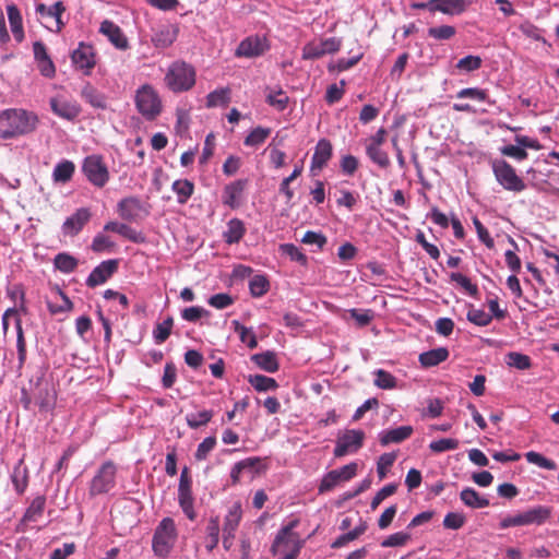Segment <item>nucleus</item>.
<instances>
[{
    "label": "nucleus",
    "instance_id": "f257e3e1",
    "mask_svg": "<svg viewBox=\"0 0 559 559\" xmlns=\"http://www.w3.org/2000/svg\"><path fill=\"white\" fill-rule=\"evenodd\" d=\"M38 116L22 108L4 109L0 112V138L12 140L33 133L38 126Z\"/></svg>",
    "mask_w": 559,
    "mask_h": 559
},
{
    "label": "nucleus",
    "instance_id": "f03ea898",
    "mask_svg": "<svg viewBox=\"0 0 559 559\" xmlns=\"http://www.w3.org/2000/svg\"><path fill=\"white\" fill-rule=\"evenodd\" d=\"M178 537L176 524L173 519L164 518L155 528L152 549L155 556L166 558L174 548Z\"/></svg>",
    "mask_w": 559,
    "mask_h": 559
},
{
    "label": "nucleus",
    "instance_id": "7ed1b4c3",
    "mask_svg": "<svg viewBox=\"0 0 559 559\" xmlns=\"http://www.w3.org/2000/svg\"><path fill=\"white\" fill-rule=\"evenodd\" d=\"M165 82L174 92L188 91L195 83V70L186 62H174L166 73Z\"/></svg>",
    "mask_w": 559,
    "mask_h": 559
},
{
    "label": "nucleus",
    "instance_id": "20e7f679",
    "mask_svg": "<svg viewBox=\"0 0 559 559\" xmlns=\"http://www.w3.org/2000/svg\"><path fill=\"white\" fill-rule=\"evenodd\" d=\"M117 466L111 461H106L97 469L90 483L91 497L108 493L116 486Z\"/></svg>",
    "mask_w": 559,
    "mask_h": 559
},
{
    "label": "nucleus",
    "instance_id": "39448f33",
    "mask_svg": "<svg viewBox=\"0 0 559 559\" xmlns=\"http://www.w3.org/2000/svg\"><path fill=\"white\" fill-rule=\"evenodd\" d=\"M551 511L549 508L538 506L522 513L508 515L500 521L499 525L503 530L512 526H523L531 524L540 525L548 520Z\"/></svg>",
    "mask_w": 559,
    "mask_h": 559
},
{
    "label": "nucleus",
    "instance_id": "423d86ee",
    "mask_svg": "<svg viewBox=\"0 0 559 559\" xmlns=\"http://www.w3.org/2000/svg\"><path fill=\"white\" fill-rule=\"evenodd\" d=\"M492 171L497 181L509 191L521 192L525 189V183L520 178L515 169L504 159L492 162Z\"/></svg>",
    "mask_w": 559,
    "mask_h": 559
},
{
    "label": "nucleus",
    "instance_id": "0eeeda50",
    "mask_svg": "<svg viewBox=\"0 0 559 559\" xmlns=\"http://www.w3.org/2000/svg\"><path fill=\"white\" fill-rule=\"evenodd\" d=\"M135 105L146 119L155 118L162 109L160 99L151 85H143L136 91Z\"/></svg>",
    "mask_w": 559,
    "mask_h": 559
},
{
    "label": "nucleus",
    "instance_id": "6e6552de",
    "mask_svg": "<svg viewBox=\"0 0 559 559\" xmlns=\"http://www.w3.org/2000/svg\"><path fill=\"white\" fill-rule=\"evenodd\" d=\"M342 40L336 37L312 40L302 48V59L313 60L325 55L335 53L341 49Z\"/></svg>",
    "mask_w": 559,
    "mask_h": 559
},
{
    "label": "nucleus",
    "instance_id": "1a4fd4ad",
    "mask_svg": "<svg viewBox=\"0 0 559 559\" xmlns=\"http://www.w3.org/2000/svg\"><path fill=\"white\" fill-rule=\"evenodd\" d=\"M82 169L88 181L96 187H104L109 179L107 166L98 155L87 156L84 159Z\"/></svg>",
    "mask_w": 559,
    "mask_h": 559
},
{
    "label": "nucleus",
    "instance_id": "9d476101",
    "mask_svg": "<svg viewBox=\"0 0 559 559\" xmlns=\"http://www.w3.org/2000/svg\"><path fill=\"white\" fill-rule=\"evenodd\" d=\"M364 439L365 432L362 430L350 429L344 431L337 437L334 455L336 457H342L347 453L358 451L362 445Z\"/></svg>",
    "mask_w": 559,
    "mask_h": 559
},
{
    "label": "nucleus",
    "instance_id": "9b49d317",
    "mask_svg": "<svg viewBox=\"0 0 559 559\" xmlns=\"http://www.w3.org/2000/svg\"><path fill=\"white\" fill-rule=\"evenodd\" d=\"M242 518V509L240 502H235L228 510L223 523V546L229 549L233 546L236 531Z\"/></svg>",
    "mask_w": 559,
    "mask_h": 559
},
{
    "label": "nucleus",
    "instance_id": "f8f14e48",
    "mask_svg": "<svg viewBox=\"0 0 559 559\" xmlns=\"http://www.w3.org/2000/svg\"><path fill=\"white\" fill-rule=\"evenodd\" d=\"M267 49L269 44L265 37L252 35L240 41L235 56L239 58H255L263 55Z\"/></svg>",
    "mask_w": 559,
    "mask_h": 559
},
{
    "label": "nucleus",
    "instance_id": "ddd939ff",
    "mask_svg": "<svg viewBox=\"0 0 559 559\" xmlns=\"http://www.w3.org/2000/svg\"><path fill=\"white\" fill-rule=\"evenodd\" d=\"M178 501L183 513L190 519H195V512L193 509V498L191 491V479L188 474L187 467H185L180 475L179 487H178Z\"/></svg>",
    "mask_w": 559,
    "mask_h": 559
},
{
    "label": "nucleus",
    "instance_id": "4468645a",
    "mask_svg": "<svg viewBox=\"0 0 559 559\" xmlns=\"http://www.w3.org/2000/svg\"><path fill=\"white\" fill-rule=\"evenodd\" d=\"M49 104L55 115L69 121H73L81 114V106L76 100L68 99L61 95L52 97Z\"/></svg>",
    "mask_w": 559,
    "mask_h": 559
},
{
    "label": "nucleus",
    "instance_id": "2eb2a0df",
    "mask_svg": "<svg viewBox=\"0 0 559 559\" xmlns=\"http://www.w3.org/2000/svg\"><path fill=\"white\" fill-rule=\"evenodd\" d=\"M297 524L298 521L294 520L278 532L271 547L273 555H277L278 552H289V550L294 549V545H299L297 537L293 534V530Z\"/></svg>",
    "mask_w": 559,
    "mask_h": 559
},
{
    "label": "nucleus",
    "instance_id": "dca6fc26",
    "mask_svg": "<svg viewBox=\"0 0 559 559\" xmlns=\"http://www.w3.org/2000/svg\"><path fill=\"white\" fill-rule=\"evenodd\" d=\"M119 216L129 222H135L146 214L143 203L135 197L124 198L117 205Z\"/></svg>",
    "mask_w": 559,
    "mask_h": 559
},
{
    "label": "nucleus",
    "instance_id": "f3484780",
    "mask_svg": "<svg viewBox=\"0 0 559 559\" xmlns=\"http://www.w3.org/2000/svg\"><path fill=\"white\" fill-rule=\"evenodd\" d=\"M71 59L76 69L84 71L86 74L96 63L93 47L83 43L72 52Z\"/></svg>",
    "mask_w": 559,
    "mask_h": 559
},
{
    "label": "nucleus",
    "instance_id": "a211bd4d",
    "mask_svg": "<svg viewBox=\"0 0 559 559\" xmlns=\"http://www.w3.org/2000/svg\"><path fill=\"white\" fill-rule=\"evenodd\" d=\"M91 218V212L86 207H81L75 211L70 217H68L62 224V231L67 236L78 235L85 224Z\"/></svg>",
    "mask_w": 559,
    "mask_h": 559
},
{
    "label": "nucleus",
    "instance_id": "6ab92c4d",
    "mask_svg": "<svg viewBox=\"0 0 559 559\" xmlns=\"http://www.w3.org/2000/svg\"><path fill=\"white\" fill-rule=\"evenodd\" d=\"M99 33L108 38V40L118 49L126 50L129 41L121 28L109 20L100 23Z\"/></svg>",
    "mask_w": 559,
    "mask_h": 559
},
{
    "label": "nucleus",
    "instance_id": "aec40b11",
    "mask_svg": "<svg viewBox=\"0 0 559 559\" xmlns=\"http://www.w3.org/2000/svg\"><path fill=\"white\" fill-rule=\"evenodd\" d=\"M118 262L116 260H108L97 265L88 275L86 285L88 287H96L104 284L117 270Z\"/></svg>",
    "mask_w": 559,
    "mask_h": 559
},
{
    "label": "nucleus",
    "instance_id": "412c9836",
    "mask_svg": "<svg viewBox=\"0 0 559 559\" xmlns=\"http://www.w3.org/2000/svg\"><path fill=\"white\" fill-rule=\"evenodd\" d=\"M178 36V27L165 24L157 27L152 35V43L156 48H167L174 44Z\"/></svg>",
    "mask_w": 559,
    "mask_h": 559
},
{
    "label": "nucleus",
    "instance_id": "4be33fe9",
    "mask_svg": "<svg viewBox=\"0 0 559 559\" xmlns=\"http://www.w3.org/2000/svg\"><path fill=\"white\" fill-rule=\"evenodd\" d=\"M472 4L471 0H432L435 12L447 15H460Z\"/></svg>",
    "mask_w": 559,
    "mask_h": 559
},
{
    "label": "nucleus",
    "instance_id": "5701e85b",
    "mask_svg": "<svg viewBox=\"0 0 559 559\" xmlns=\"http://www.w3.org/2000/svg\"><path fill=\"white\" fill-rule=\"evenodd\" d=\"M413 431L414 429L412 426H401L394 429L382 430L379 433V442L383 447L389 445L391 443H401L404 440L408 439L412 436Z\"/></svg>",
    "mask_w": 559,
    "mask_h": 559
},
{
    "label": "nucleus",
    "instance_id": "b1692460",
    "mask_svg": "<svg viewBox=\"0 0 559 559\" xmlns=\"http://www.w3.org/2000/svg\"><path fill=\"white\" fill-rule=\"evenodd\" d=\"M104 231L117 233L118 235L134 243H141L144 241V236L141 233L136 231L134 228L127 224L115 221L106 223L104 225Z\"/></svg>",
    "mask_w": 559,
    "mask_h": 559
},
{
    "label": "nucleus",
    "instance_id": "393cba45",
    "mask_svg": "<svg viewBox=\"0 0 559 559\" xmlns=\"http://www.w3.org/2000/svg\"><path fill=\"white\" fill-rule=\"evenodd\" d=\"M332 156V145L329 140L321 139L311 158V169H322Z\"/></svg>",
    "mask_w": 559,
    "mask_h": 559
},
{
    "label": "nucleus",
    "instance_id": "a878e982",
    "mask_svg": "<svg viewBox=\"0 0 559 559\" xmlns=\"http://www.w3.org/2000/svg\"><path fill=\"white\" fill-rule=\"evenodd\" d=\"M64 11H66V8L61 1L53 3L51 7H46L44 3H39L36 7V13H38L39 15L49 16V17L55 19V21H56L55 32H57V33H59L64 26V23L61 20V15Z\"/></svg>",
    "mask_w": 559,
    "mask_h": 559
},
{
    "label": "nucleus",
    "instance_id": "bb28decb",
    "mask_svg": "<svg viewBox=\"0 0 559 559\" xmlns=\"http://www.w3.org/2000/svg\"><path fill=\"white\" fill-rule=\"evenodd\" d=\"M246 234V227L241 219L231 218L227 223V228L223 233V238L226 243L234 245L238 243Z\"/></svg>",
    "mask_w": 559,
    "mask_h": 559
},
{
    "label": "nucleus",
    "instance_id": "cd10ccee",
    "mask_svg": "<svg viewBox=\"0 0 559 559\" xmlns=\"http://www.w3.org/2000/svg\"><path fill=\"white\" fill-rule=\"evenodd\" d=\"M251 360L262 370L266 372H276L280 368V364L276 358V354L271 350L254 354Z\"/></svg>",
    "mask_w": 559,
    "mask_h": 559
},
{
    "label": "nucleus",
    "instance_id": "c85d7f7f",
    "mask_svg": "<svg viewBox=\"0 0 559 559\" xmlns=\"http://www.w3.org/2000/svg\"><path fill=\"white\" fill-rule=\"evenodd\" d=\"M7 13L14 38L17 41H22L24 39L23 20L17 7L15 4H8Z\"/></svg>",
    "mask_w": 559,
    "mask_h": 559
},
{
    "label": "nucleus",
    "instance_id": "c756f323",
    "mask_svg": "<svg viewBox=\"0 0 559 559\" xmlns=\"http://www.w3.org/2000/svg\"><path fill=\"white\" fill-rule=\"evenodd\" d=\"M245 189V182L241 180L235 181L224 189L223 203L231 209L239 206V200Z\"/></svg>",
    "mask_w": 559,
    "mask_h": 559
},
{
    "label": "nucleus",
    "instance_id": "7c9ffc66",
    "mask_svg": "<svg viewBox=\"0 0 559 559\" xmlns=\"http://www.w3.org/2000/svg\"><path fill=\"white\" fill-rule=\"evenodd\" d=\"M171 190L177 197V202L186 204L193 194L194 185L188 179H178L173 182Z\"/></svg>",
    "mask_w": 559,
    "mask_h": 559
},
{
    "label": "nucleus",
    "instance_id": "2f4dec72",
    "mask_svg": "<svg viewBox=\"0 0 559 559\" xmlns=\"http://www.w3.org/2000/svg\"><path fill=\"white\" fill-rule=\"evenodd\" d=\"M460 498L465 506L473 509H481L489 506L488 499L481 497L475 489L469 487L461 491Z\"/></svg>",
    "mask_w": 559,
    "mask_h": 559
},
{
    "label": "nucleus",
    "instance_id": "473e14b6",
    "mask_svg": "<svg viewBox=\"0 0 559 559\" xmlns=\"http://www.w3.org/2000/svg\"><path fill=\"white\" fill-rule=\"evenodd\" d=\"M449 350L445 347L435 348L419 355V361L424 367H433L447 360Z\"/></svg>",
    "mask_w": 559,
    "mask_h": 559
},
{
    "label": "nucleus",
    "instance_id": "72a5a7b5",
    "mask_svg": "<svg viewBox=\"0 0 559 559\" xmlns=\"http://www.w3.org/2000/svg\"><path fill=\"white\" fill-rule=\"evenodd\" d=\"M81 97L94 108L105 109L106 97L91 84H86L80 93Z\"/></svg>",
    "mask_w": 559,
    "mask_h": 559
},
{
    "label": "nucleus",
    "instance_id": "f704fd0d",
    "mask_svg": "<svg viewBox=\"0 0 559 559\" xmlns=\"http://www.w3.org/2000/svg\"><path fill=\"white\" fill-rule=\"evenodd\" d=\"M45 504L46 499L44 497H36L26 509V512L22 519V523L37 522L44 513Z\"/></svg>",
    "mask_w": 559,
    "mask_h": 559
},
{
    "label": "nucleus",
    "instance_id": "c9c22d12",
    "mask_svg": "<svg viewBox=\"0 0 559 559\" xmlns=\"http://www.w3.org/2000/svg\"><path fill=\"white\" fill-rule=\"evenodd\" d=\"M219 540V521L218 518H211L206 526L205 548L212 551Z\"/></svg>",
    "mask_w": 559,
    "mask_h": 559
},
{
    "label": "nucleus",
    "instance_id": "e433bc0d",
    "mask_svg": "<svg viewBox=\"0 0 559 559\" xmlns=\"http://www.w3.org/2000/svg\"><path fill=\"white\" fill-rule=\"evenodd\" d=\"M248 382L259 392H265L277 389V382L263 374L249 376Z\"/></svg>",
    "mask_w": 559,
    "mask_h": 559
},
{
    "label": "nucleus",
    "instance_id": "4c0bfd02",
    "mask_svg": "<svg viewBox=\"0 0 559 559\" xmlns=\"http://www.w3.org/2000/svg\"><path fill=\"white\" fill-rule=\"evenodd\" d=\"M74 164L70 160H63L56 165L52 178L56 182H67L69 181L74 173Z\"/></svg>",
    "mask_w": 559,
    "mask_h": 559
},
{
    "label": "nucleus",
    "instance_id": "58836bf2",
    "mask_svg": "<svg viewBox=\"0 0 559 559\" xmlns=\"http://www.w3.org/2000/svg\"><path fill=\"white\" fill-rule=\"evenodd\" d=\"M229 95L230 91L229 88H218L213 92H211L206 96V107L213 108V107H219V106H227L229 103Z\"/></svg>",
    "mask_w": 559,
    "mask_h": 559
},
{
    "label": "nucleus",
    "instance_id": "ea45409f",
    "mask_svg": "<svg viewBox=\"0 0 559 559\" xmlns=\"http://www.w3.org/2000/svg\"><path fill=\"white\" fill-rule=\"evenodd\" d=\"M55 267L62 273H71L78 266V260L66 252L58 253L53 260Z\"/></svg>",
    "mask_w": 559,
    "mask_h": 559
},
{
    "label": "nucleus",
    "instance_id": "a19ab883",
    "mask_svg": "<svg viewBox=\"0 0 559 559\" xmlns=\"http://www.w3.org/2000/svg\"><path fill=\"white\" fill-rule=\"evenodd\" d=\"M366 154L381 168H388L390 166L389 155L381 148V146L366 145Z\"/></svg>",
    "mask_w": 559,
    "mask_h": 559
},
{
    "label": "nucleus",
    "instance_id": "79ce46f5",
    "mask_svg": "<svg viewBox=\"0 0 559 559\" xmlns=\"http://www.w3.org/2000/svg\"><path fill=\"white\" fill-rule=\"evenodd\" d=\"M57 296L59 297L60 301H47L48 310L50 313L57 314L70 311L73 307V304L69 297L64 295L60 289H57Z\"/></svg>",
    "mask_w": 559,
    "mask_h": 559
},
{
    "label": "nucleus",
    "instance_id": "37998d69",
    "mask_svg": "<svg viewBox=\"0 0 559 559\" xmlns=\"http://www.w3.org/2000/svg\"><path fill=\"white\" fill-rule=\"evenodd\" d=\"M174 325V320L168 317L163 322L157 323L153 330V337L156 344L164 343L170 335Z\"/></svg>",
    "mask_w": 559,
    "mask_h": 559
},
{
    "label": "nucleus",
    "instance_id": "c03bdc74",
    "mask_svg": "<svg viewBox=\"0 0 559 559\" xmlns=\"http://www.w3.org/2000/svg\"><path fill=\"white\" fill-rule=\"evenodd\" d=\"M233 325L235 332L238 333L240 341L246 343L249 348L253 349L258 346L257 337L251 329L243 326L237 320L233 321Z\"/></svg>",
    "mask_w": 559,
    "mask_h": 559
},
{
    "label": "nucleus",
    "instance_id": "a18cd8bd",
    "mask_svg": "<svg viewBox=\"0 0 559 559\" xmlns=\"http://www.w3.org/2000/svg\"><path fill=\"white\" fill-rule=\"evenodd\" d=\"M270 134V128L257 127L245 139V145L259 146L269 138Z\"/></svg>",
    "mask_w": 559,
    "mask_h": 559
},
{
    "label": "nucleus",
    "instance_id": "49530a36",
    "mask_svg": "<svg viewBox=\"0 0 559 559\" xmlns=\"http://www.w3.org/2000/svg\"><path fill=\"white\" fill-rule=\"evenodd\" d=\"M213 417L212 411H202L199 413H191L186 416L187 425L192 428L197 429L199 427L205 426L207 423L211 421Z\"/></svg>",
    "mask_w": 559,
    "mask_h": 559
},
{
    "label": "nucleus",
    "instance_id": "de8ad7c7",
    "mask_svg": "<svg viewBox=\"0 0 559 559\" xmlns=\"http://www.w3.org/2000/svg\"><path fill=\"white\" fill-rule=\"evenodd\" d=\"M506 362L508 366L514 367L519 370H526L532 366L531 358L527 355L516 352L507 354Z\"/></svg>",
    "mask_w": 559,
    "mask_h": 559
},
{
    "label": "nucleus",
    "instance_id": "09e8293b",
    "mask_svg": "<svg viewBox=\"0 0 559 559\" xmlns=\"http://www.w3.org/2000/svg\"><path fill=\"white\" fill-rule=\"evenodd\" d=\"M288 100V96L281 88L277 91H270L266 95V103L280 111L287 107Z\"/></svg>",
    "mask_w": 559,
    "mask_h": 559
},
{
    "label": "nucleus",
    "instance_id": "8fccbe9b",
    "mask_svg": "<svg viewBox=\"0 0 559 559\" xmlns=\"http://www.w3.org/2000/svg\"><path fill=\"white\" fill-rule=\"evenodd\" d=\"M374 385L383 390H392L396 388V379L390 372L378 369L376 372Z\"/></svg>",
    "mask_w": 559,
    "mask_h": 559
},
{
    "label": "nucleus",
    "instance_id": "3c124183",
    "mask_svg": "<svg viewBox=\"0 0 559 559\" xmlns=\"http://www.w3.org/2000/svg\"><path fill=\"white\" fill-rule=\"evenodd\" d=\"M269 281L263 275H254L249 283L250 293L253 297H261L269 290Z\"/></svg>",
    "mask_w": 559,
    "mask_h": 559
},
{
    "label": "nucleus",
    "instance_id": "603ef678",
    "mask_svg": "<svg viewBox=\"0 0 559 559\" xmlns=\"http://www.w3.org/2000/svg\"><path fill=\"white\" fill-rule=\"evenodd\" d=\"M455 33V27L451 25H440L428 29V36L437 40H448L452 38Z\"/></svg>",
    "mask_w": 559,
    "mask_h": 559
},
{
    "label": "nucleus",
    "instance_id": "864d4df0",
    "mask_svg": "<svg viewBox=\"0 0 559 559\" xmlns=\"http://www.w3.org/2000/svg\"><path fill=\"white\" fill-rule=\"evenodd\" d=\"M483 60L479 56L468 55L460 59L456 63V69L463 72H473L481 67Z\"/></svg>",
    "mask_w": 559,
    "mask_h": 559
},
{
    "label": "nucleus",
    "instance_id": "5fc2aeb1",
    "mask_svg": "<svg viewBox=\"0 0 559 559\" xmlns=\"http://www.w3.org/2000/svg\"><path fill=\"white\" fill-rule=\"evenodd\" d=\"M115 247V242L110 239V237L106 236L104 233H98L92 241L91 249L94 252H104L109 251Z\"/></svg>",
    "mask_w": 559,
    "mask_h": 559
},
{
    "label": "nucleus",
    "instance_id": "6e6d98bb",
    "mask_svg": "<svg viewBox=\"0 0 559 559\" xmlns=\"http://www.w3.org/2000/svg\"><path fill=\"white\" fill-rule=\"evenodd\" d=\"M280 250L283 254L289 257L292 261H296L302 265L307 263V257L301 250L293 243H284L280 246Z\"/></svg>",
    "mask_w": 559,
    "mask_h": 559
},
{
    "label": "nucleus",
    "instance_id": "4d7b16f0",
    "mask_svg": "<svg viewBox=\"0 0 559 559\" xmlns=\"http://www.w3.org/2000/svg\"><path fill=\"white\" fill-rule=\"evenodd\" d=\"M450 278L452 282L460 285L469 296L475 297L478 294V288L471 282L468 277L462 273H451Z\"/></svg>",
    "mask_w": 559,
    "mask_h": 559
},
{
    "label": "nucleus",
    "instance_id": "13d9d810",
    "mask_svg": "<svg viewBox=\"0 0 559 559\" xmlns=\"http://www.w3.org/2000/svg\"><path fill=\"white\" fill-rule=\"evenodd\" d=\"M457 448H459V440L451 439V438L439 439V440L430 442V444H429V449L436 453L451 451V450H455Z\"/></svg>",
    "mask_w": 559,
    "mask_h": 559
},
{
    "label": "nucleus",
    "instance_id": "bf43d9fd",
    "mask_svg": "<svg viewBox=\"0 0 559 559\" xmlns=\"http://www.w3.org/2000/svg\"><path fill=\"white\" fill-rule=\"evenodd\" d=\"M367 528V525L366 524H360L358 526H356L354 530L347 532L346 534H343L342 536H340L332 545V547L334 548H337V547H342L344 546L345 544H347L348 542H352L356 538H358L361 534L365 533Z\"/></svg>",
    "mask_w": 559,
    "mask_h": 559
},
{
    "label": "nucleus",
    "instance_id": "052dcab7",
    "mask_svg": "<svg viewBox=\"0 0 559 559\" xmlns=\"http://www.w3.org/2000/svg\"><path fill=\"white\" fill-rule=\"evenodd\" d=\"M209 314L210 312L200 306L185 308L181 311V318L188 322H197L202 317H207Z\"/></svg>",
    "mask_w": 559,
    "mask_h": 559
},
{
    "label": "nucleus",
    "instance_id": "680f3d73",
    "mask_svg": "<svg viewBox=\"0 0 559 559\" xmlns=\"http://www.w3.org/2000/svg\"><path fill=\"white\" fill-rule=\"evenodd\" d=\"M411 539V535L405 532H397L381 542L382 547H400L407 544Z\"/></svg>",
    "mask_w": 559,
    "mask_h": 559
},
{
    "label": "nucleus",
    "instance_id": "e2e57ef3",
    "mask_svg": "<svg viewBox=\"0 0 559 559\" xmlns=\"http://www.w3.org/2000/svg\"><path fill=\"white\" fill-rule=\"evenodd\" d=\"M396 489L397 486L395 484H389L382 487L372 498L370 504L371 509L376 510L384 499L395 493Z\"/></svg>",
    "mask_w": 559,
    "mask_h": 559
},
{
    "label": "nucleus",
    "instance_id": "0e129e2a",
    "mask_svg": "<svg viewBox=\"0 0 559 559\" xmlns=\"http://www.w3.org/2000/svg\"><path fill=\"white\" fill-rule=\"evenodd\" d=\"M216 445V438L215 437H207L205 438L199 445L195 451V459L198 461H203L206 459L207 454L215 448Z\"/></svg>",
    "mask_w": 559,
    "mask_h": 559
},
{
    "label": "nucleus",
    "instance_id": "69168bd1",
    "mask_svg": "<svg viewBox=\"0 0 559 559\" xmlns=\"http://www.w3.org/2000/svg\"><path fill=\"white\" fill-rule=\"evenodd\" d=\"M396 459L394 453L382 454L377 463V472L380 479H383L386 475V471L391 467Z\"/></svg>",
    "mask_w": 559,
    "mask_h": 559
},
{
    "label": "nucleus",
    "instance_id": "338daca9",
    "mask_svg": "<svg viewBox=\"0 0 559 559\" xmlns=\"http://www.w3.org/2000/svg\"><path fill=\"white\" fill-rule=\"evenodd\" d=\"M467 319L468 321L476 325L485 326L490 323L491 316L485 312L484 310L472 309L467 312Z\"/></svg>",
    "mask_w": 559,
    "mask_h": 559
},
{
    "label": "nucleus",
    "instance_id": "774afa93",
    "mask_svg": "<svg viewBox=\"0 0 559 559\" xmlns=\"http://www.w3.org/2000/svg\"><path fill=\"white\" fill-rule=\"evenodd\" d=\"M340 476L336 474V472L333 469L324 475L322 478L320 485H319V492L323 493L326 491L332 490L337 484H340Z\"/></svg>",
    "mask_w": 559,
    "mask_h": 559
}]
</instances>
